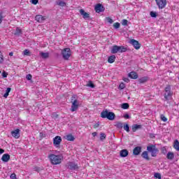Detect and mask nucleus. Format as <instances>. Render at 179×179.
Listing matches in <instances>:
<instances>
[{
    "instance_id": "f257e3e1",
    "label": "nucleus",
    "mask_w": 179,
    "mask_h": 179,
    "mask_svg": "<svg viewBox=\"0 0 179 179\" xmlns=\"http://www.w3.org/2000/svg\"><path fill=\"white\" fill-rule=\"evenodd\" d=\"M48 159H50V163H52V164H61V163L62 162V156L61 155L50 154L48 155Z\"/></svg>"
},
{
    "instance_id": "f03ea898",
    "label": "nucleus",
    "mask_w": 179,
    "mask_h": 179,
    "mask_svg": "<svg viewBox=\"0 0 179 179\" xmlns=\"http://www.w3.org/2000/svg\"><path fill=\"white\" fill-rule=\"evenodd\" d=\"M101 118H107L109 121L115 120V114L113 112H109L108 110H104L101 113Z\"/></svg>"
},
{
    "instance_id": "7ed1b4c3",
    "label": "nucleus",
    "mask_w": 179,
    "mask_h": 179,
    "mask_svg": "<svg viewBox=\"0 0 179 179\" xmlns=\"http://www.w3.org/2000/svg\"><path fill=\"white\" fill-rule=\"evenodd\" d=\"M164 97L165 100H170V97L173 96V93H171V87L170 85H167L164 89Z\"/></svg>"
},
{
    "instance_id": "20e7f679",
    "label": "nucleus",
    "mask_w": 179,
    "mask_h": 179,
    "mask_svg": "<svg viewBox=\"0 0 179 179\" xmlns=\"http://www.w3.org/2000/svg\"><path fill=\"white\" fill-rule=\"evenodd\" d=\"M64 59L68 60L71 57V49L69 48H64L62 52Z\"/></svg>"
},
{
    "instance_id": "39448f33",
    "label": "nucleus",
    "mask_w": 179,
    "mask_h": 179,
    "mask_svg": "<svg viewBox=\"0 0 179 179\" xmlns=\"http://www.w3.org/2000/svg\"><path fill=\"white\" fill-rule=\"evenodd\" d=\"M147 150L151 153V155L153 157H156V153L157 152V150H156V145H150L147 147Z\"/></svg>"
},
{
    "instance_id": "423d86ee",
    "label": "nucleus",
    "mask_w": 179,
    "mask_h": 179,
    "mask_svg": "<svg viewBox=\"0 0 179 179\" xmlns=\"http://www.w3.org/2000/svg\"><path fill=\"white\" fill-rule=\"evenodd\" d=\"M61 142H62V138L59 136H57L53 138V145H55V148H59Z\"/></svg>"
},
{
    "instance_id": "0eeeda50",
    "label": "nucleus",
    "mask_w": 179,
    "mask_h": 179,
    "mask_svg": "<svg viewBox=\"0 0 179 179\" xmlns=\"http://www.w3.org/2000/svg\"><path fill=\"white\" fill-rule=\"evenodd\" d=\"M167 5V0H157V6L159 9H164Z\"/></svg>"
},
{
    "instance_id": "6e6552de",
    "label": "nucleus",
    "mask_w": 179,
    "mask_h": 179,
    "mask_svg": "<svg viewBox=\"0 0 179 179\" xmlns=\"http://www.w3.org/2000/svg\"><path fill=\"white\" fill-rule=\"evenodd\" d=\"M130 44H132L136 50H139L141 48V43L135 39H131L129 41Z\"/></svg>"
},
{
    "instance_id": "1a4fd4ad",
    "label": "nucleus",
    "mask_w": 179,
    "mask_h": 179,
    "mask_svg": "<svg viewBox=\"0 0 179 179\" xmlns=\"http://www.w3.org/2000/svg\"><path fill=\"white\" fill-rule=\"evenodd\" d=\"M78 108H79V103L78 102V100L76 99L72 102L71 111L73 113V111H76Z\"/></svg>"
},
{
    "instance_id": "9d476101",
    "label": "nucleus",
    "mask_w": 179,
    "mask_h": 179,
    "mask_svg": "<svg viewBox=\"0 0 179 179\" xmlns=\"http://www.w3.org/2000/svg\"><path fill=\"white\" fill-rule=\"evenodd\" d=\"M67 168L69 169V170H78L79 166L75 162H69L67 164Z\"/></svg>"
},
{
    "instance_id": "9b49d317",
    "label": "nucleus",
    "mask_w": 179,
    "mask_h": 179,
    "mask_svg": "<svg viewBox=\"0 0 179 179\" xmlns=\"http://www.w3.org/2000/svg\"><path fill=\"white\" fill-rule=\"evenodd\" d=\"M11 135L15 139H19V138H20V129H16L15 130L11 131Z\"/></svg>"
},
{
    "instance_id": "f8f14e48",
    "label": "nucleus",
    "mask_w": 179,
    "mask_h": 179,
    "mask_svg": "<svg viewBox=\"0 0 179 179\" xmlns=\"http://www.w3.org/2000/svg\"><path fill=\"white\" fill-rule=\"evenodd\" d=\"M47 17L45 16H43L41 15H38L35 17V20L38 22L39 23H43L44 20H45Z\"/></svg>"
},
{
    "instance_id": "ddd939ff",
    "label": "nucleus",
    "mask_w": 179,
    "mask_h": 179,
    "mask_svg": "<svg viewBox=\"0 0 179 179\" xmlns=\"http://www.w3.org/2000/svg\"><path fill=\"white\" fill-rule=\"evenodd\" d=\"M95 10L97 13H100V12L104 11V7L100 3L96 4L95 6Z\"/></svg>"
},
{
    "instance_id": "4468645a",
    "label": "nucleus",
    "mask_w": 179,
    "mask_h": 179,
    "mask_svg": "<svg viewBox=\"0 0 179 179\" xmlns=\"http://www.w3.org/2000/svg\"><path fill=\"white\" fill-rule=\"evenodd\" d=\"M10 159V155H9V154H4L1 157V160L2 162H4V163H8V162H9Z\"/></svg>"
},
{
    "instance_id": "2eb2a0df",
    "label": "nucleus",
    "mask_w": 179,
    "mask_h": 179,
    "mask_svg": "<svg viewBox=\"0 0 179 179\" xmlns=\"http://www.w3.org/2000/svg\"><path fill=\"white\" fill-rule=\"evenodd\" d=\"M39 55H40V57H41V58H43V59H47V58L50 57L49 52H40Z\"/></svg>"
},
{
    "instance_id": "dca6fc26",
    "label": "nucleus",
    "mask_w": 179,
    "mask_h": 179,
    "mask_svg": "<svg viewBox=\"0 0 179 179\" xmlns=\"http://www.w3.org/2000/svg\"><path fill=\"white\" fill-rule=\"evenodd\" d=\"M141 150H142V148L138 146L134 149L133 153H134V155H135V156H138V155H139V153H141Z\"/></svg>"
},
{
    "instance_id": "f3484780",
    "label": "nucleus",
    "mask_w": 179,
    "mask_h": 179,
    "mask_svg": "<svg viewBox=\"0 0 179 179\" xmlns=\"http://www.w3.org/2000/svg\"><path fill=\"white\" fill-rule=\"evenodd\" d=\"M129 78H131V79H138V73L135 71H131L129 73Z\"/></svg>"
},
{
    "instance_id": "a211bd4d",
    "label": "nucleus",
    "mask_w": 179,
    "mask_h": 179,
    "mask_svg": "<svg viewBox=\"0 0 179 179\" xmlns=\"http://www.w3.org/2000/svg\"><path fill=\"white\" fill-rule=\"evenodd\" d=\"M119 50H120L119 46L115 45L112 47L110 52L112 54H117V52H118Z\"/></svg>"
},
{
    "instance_id": "6ab92c4d",
    "label": "nucleus",
    "mask_w": 179,
    "mask_h": 179,
    "mask_svg": "<svg viewBox=\"0 0 179 179\" xmlns=\"http://www.w3.org/2000/svg\"><path fill=\"white\" fill-rule=\"evenodd\" d=\"M142 129V125L141 124H133L132 125V131L133 132H136L138 129Z\"/></svg>"
},
{
    "instance_id": "aec40b11",
    "label": "nucleus",
    "mask_w": 179,
    "mask_h": 179,
    "mask_svg": "<svg viewBox=\"0 0 179 179\" xmlns=\"http://www.w3.org/2000/svg\"><path fill=\"white\" fill-rule=\"evenodd\" d=\"M80 15H82V16H83V17L84 19H87V18H89V13H85V10L80 9Z\"/></svg>"
},
{
    "instance_id": "412c9836",
    "label": "nucleus",
    "mask_w": 179,
    "mask_h": 179,
    "mask_svg": "<svg viewBox=\"0 0 179 179\" xmlns=\"http://www.w3.org/2000/svg\"><path fill=\"white\" fill-rule=\"evenodd\" d=\"M149 80V77L144 76L138 79L139 83H146Z\"/></svg>"
},
{
    "instance_id": "4be33fe9",
    "label": "nucleus",
    "mask_w": 179,
    "mask_h": 179,
    "mask_svg": "<svg viewBox=\"0 0 179 179\" xmlns=\"http://www.w3.org/2000/svg\"><path fill=\"white\" fill-rule=\"evenodd\" d=\"M128 150H122L120 151L121 157H127L128 156Z\"/></svg>"
},
{
    "instance_id": "5701e85b",
    "label": "nucleus",
    "mask_w": 179,
    "mask_h": 179,
    "mask_svg": "<svg viewBox=\"0 0 179 179\" xmlns=\"http://www.w3.org/2000/svg\"><path fill=\"white\" fill-rule=\"evenodd\" d=\"M66 141H69L70 142H73L75 141V137L72 134H68L66 136Z\"/></svg>"
},
{
    "instance_id": "b1692460",
    "label": "nucleus",
    "mask_w": 179,
    "mask_h": 179,
    "mask_svg": "<svg viewBox=\"0 0 179 179\" xmlns=\"http://www.w3.org/2000/svg\"><path fill=\"white\" fill-rule=\"evenodd\" d=\"M115 127H116V128H117L118 129H122V128L124 127V123L121 122H117L115 124Z\"/></svg>"
},
{
    "instance_id": "393cba45",
    "label": "nucleus",
    "mask_w": 179,
    "mask_h": 179,
    "mask_svg": "<svg viewBox=\"0 0 179 179\" xmlns=\"http://www.w3.org/2000/svg\"><path fill=\"white\" fill-rule=\"evenodd\" d=\"M57 5L64 8V6H66V3L65 1H62V0H59V1H57Z\"/></svg>"
},
{
    "instance_id": "a878e982",
    "label": "nucleus",
    "mask_w": 179,
    "mask_h": 179,
    "mask_svg": "<svg viewBox=\"0 0 179 179\" xmlns=\"http://www.w3.org/2000/svg\"><path fill=\"white\" fill-rule=\"evenodd\" d=\"M115 62V55H112V56H110L108 59V62L109 64H113V62Z\"/></svg>"
},
{
    "instance_id": "bb28decb",
    "label": "nucleus",
    "mask_w": 179,
    "mask_h": 179,
    "mask_svg": "<svg viewBox=\"0 0 179 179\" xmlns=\"http://www.w3.org/2000/svg\"><path fill=\"white\" fill-rule=\"evenodd\" d=\"M166 158L169 160H173L174 159V153L173 152H168L167 155H166Z\"/></svg>"
},
{
    "instance_id": "cd10ccee",
    "label": "nucleus",
    "mask_w": 179,
    "mask_h": 179,
    "mask_svg": "<svg viewBox=\"0 0 179 179\" xmlns=\"http://www.w3.org/2000/svg\"><path fill=\"white\" fill-rule=\"evenodd\" d=\"M127 50L124 46H119L118 52H127Z\"/></svg>"
},
{
    "instance_id": "c85d7f7f",
    "label": "nucleus",
    "mask_w": 179,
    "mask_h": 179,
    "mask_svg": "<svg viewBox=\"0 0 179 179\" xmlns=\"http://www.w3.org/2000/svg\"><path fill=\"white\" fill-rule=\"evenodd\" d=\"M141 156L143 159H145V160H149V156H148V151H144L142 153Z\"/></svg>"
},
{
    "instance_id": "c756f323",
    "label": "nucleus",
    "mask_w": 179,
    "mask_h": 179,
    "mask_svg": "<svg viewBox=\"0 0 179 179\" xmlns=\"http://www.w3.org/2000/svg\"><path fill=\"white\" fill-rule=\"evenodd\" d=\"M14 34L15 36H20V34H22V29L19 27H17Z\"/></svg>"
},
{
    "instance_id": "7c9ffc66",
    "label": "nucleus",
    "mask_w": 179,
    "mask_h": 179,
    "mask_svg": "<svg viewBox=\"0 0 179 179\" xmlns=\"http://www.w3.org/2000/svg\"><path fill=\"white\" fill-rule=\"evenodd\" d=\"M122 108H123V110H128V108H129V103H122L121 105Z\"/></svg>"
},
{
    "instance_id": "2f4dec72",
    "label": "nucleus",
    "mask_w": 179,
    "mask_h": 179,
    "mask_svg": "<svg viewBox=\"0 0 179 179\" xmlns=\"http://www.w3.org/2000/svg\"><path fill=\"white\" fill-rule=\"evenodd\" d=\"M173 148L177 150L179 148V142L178 140H175L174 143H173Z\"/></svg>"
},
{
    "instance_id": "473e14b6",
    "label": "nucleus",
    "mask_w": 179,
    "mask_h": 179,
    "mask_svg": "<svg viewBox=\"0 0 179 179\" xmlns=\"http://www.w3.org/2000/svg\"><path fill=\"white\" fill-rule=\"evenodd\" d=\"M123 129L127 132H129V125L128 124H124Z\"/></svg>"
},
{
    "instance_id": "72a5a7b5",
    "label": "nucleus",
    "mask_w": 179,
    "mask_h": 179,
    "mask_svg": "<svg viewBox=\"0 0 179 179\" xmlns=\"http://www.w3.org/2000/svg\"><path fill=\"white\" fill-rule=\"evenodd\" d=\"M23 55H26L27 57H30V50L26 49L23 51Z\"/></svg>"
},
{
    "instance_id": "f704fd0d",
    "label": "nucleus",
    "mask_w": 179,
    "mask_h": 179,
    "mask_svg": "<svg viewBox=\"0 0 179 179\" xmlns=\"http://www.w3.org/2000/svg\"><path fill=\"white\" fill-rule=\"evenodd\" d=\"M160 118H161L162 121H164V122H166L167 117H166V116H164V115H161Z\"/></svg>"
},
{
    "instance_id": "c9c22d12",
    "label": "nucleus",
    "mask_w": 179,
    "mask_h": 179,
    "mask_svg": "<svg viewBox=\"0 0 179 179\" xmlns=\"http://www.w3.org/2000/svg\"><path fill=\"white\" fill-rule=\"evenodd\" d=\"M151 17H157V14L156 13V12L154 11H151L150 13Z\"/></svg>"
},
{
    "instance_id": "e433bc0d",
    "label": "nucleus",
    "mask_w": 179,
    "mask_h": 179,
    "mask_svg": "<svg viewBox=\"0 0 179 179\" xmlns=\"http://www.w3.org/2000/svg\"><path fill=\"white\" fill-rule=\"evenodd\" d=\"M87 86H88V87H92V89L94 88V84H93L92 81H90Z\"/></svg>"
},
{
    "instance_id": "4c0bfd02",
    "label": "nucleus",
    "mask_w": 179,
    "mask_h": 179,
    "mask_svg": "<svg viewBox=\"0 0 179 179\" xmlns=\"http://www.w3.org/2000/svg\"><path fill=\"white\" fill-rule=\"evenodd\" d=\"M106 138V134L104 133L101 134L100 141H104Z\"/></svg>"
},
{
    "instance_id": "58836bf2",
    "label": "nucleus",
    "mask_w": 179,
    "mask_h": 179,
    "mask_svg": "<svg viewBox=\"0 0 179 179\" xmlns=\"http://www.w3.org/2000/svg\"><path fill=\"white\" fill-rule=\"evenodd\" d=\"M122 26H128V20H122Z\"/></svg>"
},
{
    "instance_id": "ea45409f",
    "label": "nucleus",
    "mask_w": 179,
    "mask_h": 179,
    "mask_svg": "<svg viewBox=\"0 0 179 179\" xmlns=\"http://www.w3.org/2000/svg\"><path fill=\"white\" fill-rule=\"evenodd\" d=\"M161 152L163 153V155H166L167 153V149H166L165 147L161 148Z\"/></svg>"
},
{
    "instance_id": "a19ab883",
    "label": "nucleus",
    "mask_w": 179,
    "mask_h": 179,
    "mask_svg": "<svg viewBox=\"0 0 179 179\" xmlns=\"http://www.w3.org/2000/svg\"><path fill=\"white\" fill-rule=\"evenodd\" d=\"M120 23L119 22H115V24H113V27L114 29H120Z\"/></svg>"
},
{
    "instance_id": "79ce46f5",
    "label": "nucleus",
    "mask_w": 179,
    "mask_h": 179,
    "mask_svg": "<svg viewBox=\"0 0 179 179\" xmlns=\"http://www.w3.org/2000/svg\"><path fill=\"white\" fill-rule=\"evenodd\" d=\"M119 89H120V90L125 89V84H124L123 83H120L119 85Z\"/></svg>"
},
{
    "instance_id": "37998d69",
    "label": "nucleus",
    "mask_w": 179,
    "mask_h": 179,
    "mask_svg": "<svg viewBox=\"0 0 179 179\" xmlns=\"http://www.w3.org/2000/svg\"><path fill=\"white\" fill-rule=\"evenodd\" d=\"M106 20H107V22H108V23H110V24H112V23H113V19H111V18H110V17H106Z\"/></svg>"
},
{
    "instance_id": "c03bdc74",
    "label": "nucleus",
    "mask_w": 179,
    "mask_h": 179,
    "mask_svg": "<svg viewBox=\"0 0 179 179\" xmlns=\"http://www.w3.org/2000/svg\"><path fill=\"white\" fill-rule=\"evenodd\" d=\"M124 118H125L126 120H129L131 118V116H129L128 113H125L124 115Z\"/></svg>"
},
{
    "instance_id": "a18cd8bd",
    "label": "nucleus",
    "mask_w": 179,
    "mask_h": 179,
    "mask_svg": "<svg viewBox=\"0 0 179 179\" xmlns=\"http://www.w3.org/2000/svg\"><path fill=\"white\" fill-rule=\"evenodd\" d=\"M99 127H100V122H97L96 123H95L94 124V128L96 129V128H99Z\"/></svg>"
},
{
    "instance_id": "49530a36",
    "label": "nucleus",
    "mask_w": 179,
    "mask_h": 179,
    "mask_svg": "<svg viewBox=\"0 0 179 179\" xmlns=\"http://www.w3.org/2000/svg\"><path fill=\"white\" fill-rule=\"evenodd\" d=\"M31 3H33V5H37L38 0H31Z\"/></svg>"
},
{
    "instance_id": "de8ad7c7",
    "label": "nucleus",
    "mask_w": 179,
    "mask_h": 179,
    "mask_svg": "<svg viewBox=\"0 0 179 179\" xmlns=\"http://www.w3.org/2000/svg\"><path fill=\"white\" fill-rule=\"evenodd\" d=\"M1 75L3 78H8V73L6 71H3Z\"/></svg>"
},
{
    "instance_id": "09e8293b",
    "label": "nucleus",
    "mask_w": 179,
    "mask_h": 179,
    "mask_svg": "<svg viewBox=\"0 0 179 179\" xmlns=\"http://www.w3.org/2000/svg\"><path fill=\"white\" fill-rule=\"evenodd\" d=\"M26 78H27V80H31L32 76L31 74H28V75H27Z\"/></svg>"
},
{
    "instance_id": "8fccbe9b",
    "label": "nucleus",
    "mask_w": 179,
    "mask_h": 179,
    "mask_svg": "<svg viewBox=\"0 0 179 179\" xmlns=\"http://www.w3.org/2000/svg\"><path fill=\"white\" fill-rule=\"evenodd\" d=\"M11 179H16V174L12 173L10 176Z\"/></svg>"
},
{
    "instance_id": "3c124183",
    "label": "nucleus",
    "mask_w": 179,
    "mask_h": 179,
    "mask_svg": "<svg viewBox=\"0 0 179 179\" xmlns=\"http://www.w3.org/2000/svg\"><path fill=\"white\" fill-rule=\"evenodd\" d=\"M10 90H12V89L10 87H8L6 90V93H8L9 94V93H10Z\"/></svg>"
},
{
    "instance_id": "603ef678",
    "label": "nucleus",
    "mask_w": 179,
    "mask_h": 179,
    "mask_svg": "<svg viewBox=\"0 0 179 179\" xmlns=\"http://www.w3.org/2000/svg\"><path fill=\"white\" fill-rule=\"evenodd\" d=\"M3 153H5V150L0 148V155H2Z\"/></svg>"
},
{
    "instance_id": "864d4df0",
    "label": "nucleus",
    "mask_w": 179,
    "mask_h": 179,
    "mask_svg": "<svg viewBox=\"0 0 179 179\" xmlns=\"http://www.w3.org/2000/svg\"><path fill=\"white\" fill-rule=\"evenodd\" d=\"M157 178L162 179V174H160L159 173H157Z\"/></svg>"
},
{
    "instance_id": "5fc2aeb1",
    "label": "nucleus",
    "mask_w": 179,
    "mask_h": 179,
    "mask_svg": "<svg viewBox=\"0 0 179 179\" xmlns=\"http://www.w3.org/2000/svg\"><path fill=\"white\" fill-rule=\"evenodd\" d=\"M8 96H9V94H8V92H6L3 95V97H5V99H6L8 97Z\"/></svg>"
},
{
    "instance_id": "6e6d98bb",
    "label": "nucleus",
    "mask_w": 179,
    "mask_h": 179,
    "mask_svg": "<svg viewBox=\"0 0 179 179\" xmlns=\"http://www.w3.org/2000/svg\"><path fill=\"white\" fill-rule=\"evenodd\" d=\"M3 18V17L2 16V15H0V24H1V23H2Z\"/></svg>"
},
{
    "instance_id": "4d7b16f0",
    "label": "nucleus",
    "mask_w": 179,
    "mask_h": 179,
    "mask_svg": "<svg viewBox=\"0 0 179 179\" xmlns=\"http://www.w3.org/2000/svg\"><path fill=\"white\" fill-rule=\"evenodd\" d=\"M92 136H97V132H93Z\"/></svg>"
},
{
    "instance_id": "13d9d810",
    "label": "nucleus",
    "mask_w": 179,
    "mask_h": 179,
    "mask_svg": "<svg viewBox=\"0 0 179 179\" xmlns=\"http://www.w3.org/2000/svg\"><path fill=\"white\" fill-rule=\"evenodd\" d=\"M124 82H129V79H128V78H126L124 79Z\"/></svg>"
},
{
    "instance_id": "bf43d9fd",
    "label": "nucleus",
    "mask_w": 179,
    "mask_h": 179,
    "mask_svg": "<svg viewBox=\"0 0 179 179\" xmlns=\"http://www.w3.org/2000/svg\"><path fill=\"white\" fill-rule=\"evenodd\" d=\"M9 55H10V57H13V52H10V53H9Z\"/></svg>"
},
{
    "instance_id": "052dcab7",
    "label": "nucleus",
    "mask_w": 179,
    "mask_h": 179,
    "mask_svg": "<svg viewBox=\"0 0 179 179\" xmlns=\"http://www.w3.org/2000/svg\"><path fill=\"white\" fill-rule=\"evenodd\" d=\"M154 177H155V178H157V173H155Z\"/></svg>"
},
{
    "instance_id": "680f3d73",
    "label": "nucleus",
    "mask_w": 179,
    "mask_h": 179,
    "mask_svg": "<svg viewBox=\"0 0 179 179\" xmlns=\"http://www.w3.org/2000/svg\"><path fill=\"white\" fill-rule=\"evenodd\" d=\"M150 136H151V138H152V136H153V134H151V135H150Z\"/></svg>"
},
{
    "instance_id": "e2e57ef3",
    "label": "nucleus",
    "mask_w": 179,
    "mask_h": 179,
    "mask_svg": "<svg viewBox=\"0 0 179 179\" xmlns=\"http://www.w3.org/2000/svg\"><path fill=\"white\" fill-rule=\"evenodd\" d=\"M155 2H157V0H155Z\"/></svg>"
},
{
    "instance_id": "0e129e2a",
    "label": "nucleus",
    "mask_w": 179,
    "mask_h": 179,
    "mask_svg": "<svg viewBox=\"0 0 179 179\" xmlns=\"http://www.w3.org/2000/svg\"><path fill=\"white\" fill-rule=\"evenodd\" d=\"M0 73H1V71H0Z\"/></svg>"
}]
</instances>
